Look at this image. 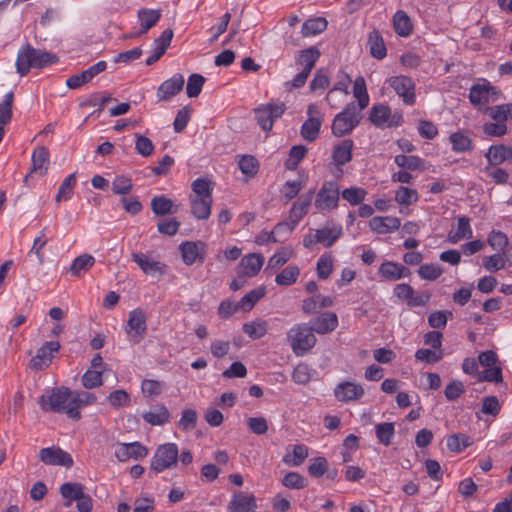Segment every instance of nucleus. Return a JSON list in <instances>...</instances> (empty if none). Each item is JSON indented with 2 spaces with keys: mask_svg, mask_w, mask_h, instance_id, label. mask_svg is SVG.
Segmentation results:
<instances>
[{
  "mask_svg": "<svg viewBox=\"0 0 512 512\" xmlns=\"http://www.w3.org/2000/svg\"><path fill=\"white\" fill-rule=\"evenodd\" d=\"M59 61L56 54L46 50L36 49L26 43L17 53L16 71L20 76H26L31 69H42Z\"/></svg>",
  "mask_w": 512,
  "mask_h": 512,
  "instance_id": "f257e3e1",
  "label": "nucleus"
},
{
  "mask_svg": "<svg viewBox=\"0 0 512 512\" xmlns=\"http://www.w3.org/2000/svg\"><path fill=\"white\" fill-rule=\"evenodd\" d=\"M72 391L64 386L55 387L39 398V405L43 411L66 413L73 420H79L80 411L72 404Z\"/></svg>",
  "mask_w": 512,
  "mask_h": 512,
  "instance_id": "f03ea898",
  "label": "nucleus"
},
{
  "mask_svg": "<svg viewBox=\"0 0 512 512\" xmlns=\"http://www.w3.org/2000/svg\"><path fill=\"white\" fill-rule=\"evenodd\" d=\"M311 326L296 324L287 333V340L297 356H302L316 344V337Z\"/></svg>",
  "mask_w": 512,
  "mask_h": 512,
  "instance_id": "7ed1b4c3",
  "label": "nucleus"
},
{
  "mask_svg": "<svg viewBox=\"0 0 512 512\" xmlns=\"http://www.w3.org/2000/svg\"><path fill=\"white\" fill-rule=\"evenodd\" d=\"M360 109L354 102L346 105V107L338 113L332 122V134L336 137H342L351 133L360 123Z\"/></svg>",
  "mask_w": 512,
  "mask_h": 512,
  "instance_id": "20e7f679",
  "label": "nucleus"
},
{
  "mask_svg": "<svg viewBox=\"0 0 512 512\" xmlns=\"http://www.w3.org/2000/svg\"><path fill=\"white\" fill-rule=\"evenodd\" d=\"M340 187L336 181H325L315 196V207L323 211H332L339 205Z\"/></svg>",
  "mask_w": 512,
  "mask_h": 512,
  "instance_id": "39448f33",
  "label": "nucleus"
},
{
  "mask_svg": "<svg viewBox=\"0 0 512 512\" xmlns=\"http://www.w3.org/2000/svg\"><path fill=\"white\" fill-rule=\"evenodd\" d=\"M177 459L178 447L175 443L160 445L151 460V469L156 473L171 469L177 465Z\"/></svg>",
  "mask_w": 512,
  "mask_h": 512,
  "instance_id": "423d86ee",
  "label": "nucleus"
},
{
  "mask_svg": "<svg viewBox=\"0 0 512 512\" xmlns=\"http://www.w3.org/2000/svg\"><path fill=\"white\" fill-rule=\"evenodd\" d=\"M285 110L283 102L269 103L255 108L254 114L260 127L268 132L272 129L274 120L281 117Z\"/></svg>",
  "mask_w": 512,
  "mask_h": 512,
  "instance_id": "0eeeda50",
  "label": "nucleus"
},
{
  "mask_svg": "<svg viewBox=\"0 0 512 512\" xmlns=\"http://www.w3.org/2000/svg\"><path fill=\"white\" fill-rule=\"evenodd\" d=\"M388 84L402 98L404 104L413 105L415 103V83L410 77L392 76L388 79Z\"/></svg>",
  "mask_w": 512,
  "mask_h": 512,
  "instance_id": "6e6552de",
  "label": "nucleus"
},
{
  "mask_svg": "<svg viewBox=\"0 0 512 512\" xmlns=\"http://www.w3.org/2000/svg\"><path fill=\"white\" fill-rule=\"evenodd\" d=\"M147 330L146 314L140 309L136 308L129 312L127 321L126 332L135 343H139L144 339Z\"/></svg>",
  "mask_w": 512,
  "mask_h": 512,
  "instance_id": "1a4fd4ad",
  "label": "nucleus"
},
{
  "mask_svg": "<svg viewBox=\"0 0 512 512\" xmlns=\"http://www.w3.org/2000/svg\"><path fill=\"white\" fill-rule=\"evenodd\" d=\"M39 458L46 465L64 466L66 468L73 466L71 455L55 446L42 448L39 451Z\"/></svg>",
  "mask_w": 512,
  "mask_h": 512,
  "instance_id": "9d476101",
  "label": "nucleus"
},
{
  "mask_svg": "<svg viewBox=\"0 0 512 512\" xmlns=\"http://www.w3.org/2000/svg\"><path fill=\"white\" fill-rule=\"evenodd\" d=\"M205 249L206 244L202 241H185L179 246L183 262L186 265H192L197 260L203 263L205 261Z\"/></svg>",
  "mask_w": 512,
  "mask_h": 512,
  "instance_id": "9b49d317",
  "label": "nucleus"
},
{
  "mask_svg": "<svg viewBox=\"0 0 512 512\" xmlns=\"http://www.w3.org/2000/svg\"><path fill=\"white\" fill-rule=\"evenodd\" d=\"M107 68L106 61H99L96 64L89 67L87 70L82 71L79 74H75L70 76L66 80V85L70 89H78L82 85L88 83L91 81L95 76H97L99 73L105 71Z\"/></svg>",
  "mask_w": 512,
  "mask_h": 512,
  "instance_id": "f8f14e48",
  "label": "nucleus"
},
{
  "mask_svg": "<svg viewBox=\"0 0 512 512\" xmlns=\"http://www.w3.org/2000/svg\"><path fill=\"white\" fill-rule=\"evenodd\" d=\"M60 343L58 341H48L41 346L36 355L30 361V367L34 370H42L47 367L53 357V353L58 352Z\"/></svg>",
  "mask_w": 512,
  "mask_h": 512,
  "instance_id": "ddd939ff",
  "label": "nucleus"
},
{
  "mask_svg": "<svg viewBox=\"0 0 512 512\" xmlns=\"http://www.w3.org/2000/svg\"><path fill=\"white\" fill-rule=\"evenodd\" d=\"M147 454V448L139 442L120 443L115 450V457L121 462L143 459Z\"/></svg>",
  "mask_w": 512,
  "mask_h": 512,
  "instance_id": "4468645a",
  "label": "nucleus"
},
{
  "mask_svg": "<svg viewBox=\"0 0 512 512\" xmlns=\"http://www.w3.org/2000/svg\"><path fill=\"white\" fill-rule=\"evenodd\" d=\"M31 158L32 166L29 174L24 179L25 182L32 174H36L41 177L47 173L50 163L49 150L45 146L38 147L33 151Z\"/></svg>",
  "mask_w": 512,
  "mask_h": 512,
  "instance_id": "2eb2a0df",
  "label": "nucleus"
},
{
  "mask_svg": "<svg viewBox=\"0 0 512 512\" xmlns=\"http://www.w3.org/2000/svg\"><path fill=\"white\" fill-rule=\"evenodd\" d=\"M184 76L180 73L165 80L157 89V97L160 101L168 100L182 91Z\"/></svg>",
  "mask_w": 512,
  "mask_h": 512,
  "instance_id": "dca6fc26",
  "label": "nucleus"
},
{
  "mask_svg": "<svg viewBox=\"0 0 512 512\" xmlns=\"http://www.w3.org/2000/svg\"><path fill=\"white\" fill-rule=\"evenodd\" d=\"M334 394L337 400L349 402L360 399L364 395V389L360 384L345 381L335 387Z\"/></svg>",
  "mask_w": 512,
  "mask_h": 512,
  "instance_id": "f3484780",
  "label": "nucleus"
},
{
  "mask_svg": "<svg viewBox=\"0 0 512 512\" xmlns=\"http://www.w3.org/2000/svg\"><path fill=\"white\" fill-rule=\"evenodd\" d=\"M378 273L387 281H397L410 276L411 271L406 266L397 262L385 261L380 265Z\"/></svg>",
  "mask_w": 512,
  "mask_h": 512,
  "instance_id": "a211bd4d",
  "label": "nucleus"
},
{
  "mask_svg": "<svg viewBox=\"0 0 512 512\" xmlns=\"http://www.w3.org/2000/svg\"><path fill=\"white\" fill-rule=\"evenodd\" d=\"M314 194V190H309L293 203L289 211V220L293 221L294 224H298L301 221L308 212V208L311 205Z\"/></svg>",
  "mask_w": 512,
  "mask_h": 512,
  "instance_id": "6ab92c4d",
  "label": "nucleus"
},
{
  "mask_svg": "<svg viewBox=\"0 0 512 512\" xmlns=\"http://www.w3.org/2000/svg\"><path fill=\"white\" fill-rule=\"evenodd\" d=\"M257 507L253 495H246L243 492H235L228 504L229 512H251Z\"/></svg>",
  "mask_w": 512,
  "mask_h": 512,
  "instance_id": "aec40b11",
  "label": "nucleus"
},
{
  "mask_svg": "<svg viewBox=\"0 0 512 512\" xmlns=\"http://www.w3.org/2000/svg\"><path fill=\"white\" fill-rule=\"evenodd\" d=\"M369 225H370V228L374 232L379 233V234H385V233L393 232V231L399 229L401 222H400V219L397 217L376 216V217H373L369 221Z\"/></svg>",
  "mask_w": 512,
  "mask_h": 512,
  "instance_id": "412c9836",
  "label": "nucleus"
},
{
  "mask_svg": "<svg viewBox=\"0 0 512 512\" xmlns=\"http://www.w3.org/2000/svg\"><path fill=\"white\" fill-rule=\"evenodd\" d=\"M338 326L337 315L333 312L323 313L311 322V327L318 334L332 332Z\"/></svg>",
  "mask_w": 512,
  "mask_h": 512,
  "instance_id": "4be33fe9",
  "label": "nucleus"
},
{
  "mask_svg": "<svg viewBox=\"0 0 512 512\" xmlns=\"http://www.w3.org/2000/svg\"><path fill=\"white\" fill-rule=\"evenodd\" d=\"M493 90L494 86L484 79L482 84H474L470 88L469 101L473 106L487 104L489 102V91Z\"/></svg>",
  "mask_w": 512,
  "mask_h": 512,
  "instance_id": "5701e85b",
  "label": "nucleus"
},
{
  "mask_svg": "<svg viewBox=\"0 0 512 512\" xmlns=\"http://www.w3.org/2000/svg\"><path fill=\"white\" fill-rule=\"evenodd\" d=\"M132 260L148 275L164 274L165 265L159 261L151 260L143 253H133Z\"/></svg>",
  "mask_w": 512,
  "mask_h": 512,
  "instance_id": "b1692460",
  "label": "nucleus"
},
{
  "mask_svg": "<svg viewBox=\"0 0 512 512\" xmlns=\"http://www.w3.org/2000/svg\"><path fill=\"white\" fill-rule=\"evenodd\" d=\"M150 206L156 216H165L178 212V205H175L171 199L164 195L153 197Z\"/></svg>",
  "mask_w": 512,
  "mask_h": 512,
  "instance_id": "393cba45",
  "label": "nucleus"
},
{
  "mask_svg": "<svg viewBox=\"0 0 512 512\" xmlns=\"http://www.w3.org/2000/svg\"><path fill=\"white\" fill-rule=\"evenodd\" d=\"M473 237V231L470 225V219L461 215L457 217V229L456 231H450L448 234V241L451 243H457L462 239H470Z\"/></svg>",
  "mask_w": 512,
  "mask_h": 512,
  "instance_id": "a878e982",
  "label": "nucleus"
},
{
  "mask_svg": "<svg viewBox=\"0 0 512 512\" xmlns=\"http://www.w3.org/2000/svg\"><path fill=\"white\" fill-rule=\"evenodd\" d=\"M192 215L199 220H206L211 215L212 198L189 197Z\"/></svg>",
  "mask_w": 512,
  "mask_h": 512,
  "instance_id": "bb28decb",
  "label": "nucleus"
},
{
  "mask_svg": "<svg viewBox=\"0 0 512 512\" xmlns=\"http://www.w3.org/2000/svg\"><path fill=\"white\" fill-rule=\"evenodd\" d=\"M485 157L491 165H499L506 160L512 159V147L504 144L492 145L485 154Z\"/></svg>",
  "mask_w": 512,
  "mask_h": 512,
  "instance_id": "cd10ccee",
  "label": "nucleus"
},
{
  "mask_svg": "<svg viewBox=\"0 0 512 512\" xmlns=\"http://www.w3.org/2000/svg\"><path fill=\"white\" fill-rule=\"evenodd\" d=\"M353 146L354 142L351 139H345L334 146L332 158L336 165L342 166L351 161Z\"/></svg>",
  "mask_w": 512,
  "mask_h": 512,
  "instance_id": "c85d7f7f",
  "label": "nucleus"
},
{
  "mask_svg": "<svg viewBox=\"0 0 512 512\" xmlns=\"http://www.w3.org/2000/svg\"><path fill=\"white\" fill-rule=\"evenodd\" d=\"M137 17L141 24V29L137 32V35H143L156 25L161 17V11L143 8L138 11Z\"/></svg>",
  "mask_w": 512,
  "mask_h": 512,
  "instance_id": "c756f323",
  "label": "nucleus"
},
{
  "mask_svg": "<svg viewBox=\"0 0 512 512\" xmlns=\"http://www.w3.org/2000/svg\"><path fill=\"white\" fill-rule=\"evenodd\" d=\"M368 45L372 57L381 60L386 57L387 49L384 39L378 30H373L368 36Z\"/></svg>",
  "mask_w": 512,
  "mask_h": 512,
  "instance_id": "7c9ffc66",
  "label": "nucleus"
},
{
  "mask_svg": "<svg viewBox=\"0 0 512 512\" xmlns=\"http://www.w3.org/2000/svg\"><path fill=\"white\" fill-rule=\"evenodd\" d=\"M94 264L95 258L92 255L85 253L73 260L69 271L73 276L81 277L88 272Z\"/></svg>",
  "mask_w": 512,
  "mask_h": 512,
  "instance_id": "2f4dec72",
  "label": "nucleus"
},
{
  "mask_svg": "<svg viewBox=\"0 0 512 512\" xmlns=\"http://www.w3.org/2000/svg\"><path fill=\"white\" fill-rule=\"evenodd\" d=\"M393 28L397 35L407 37L413 30V25L407 13L398 10L393 16Z\"/></svg>",
  "mask_w": 512,
  "mask_h": 512,
  "instance_id": "473e14b6",
  "label": "nucleus"
},
{
  "mask_svg": "<svg viewBox=\"0 0 512 512\" xmlns=\"http://www.w3.org/2000/svg\"><path fill=\"white\" fill-rule=\"evenodd\" d=\"M452 150L456 153H464L473 149L472 139L462 131H456L449 136Z\"/></svg>",
  "mask_w": 512,
  "mask_h": 512,
  "instance_id": "72a5a7b5",
  "label": "nucleus"
},
{
  "mask_svg": "<svg viewBox=\"0 0 512 512\" xmlns=\"http://www.w3.org/2000/svg\"><path fill=\"white\" fill-rule=\"evenodd\" d=\"M316 241L324 244L326 247H331L342 234V227L335 226L333 228L324 227L315 230Z\"/></svg>",
  "mask_w": 512,
  "mask_h": 512,
  "instance_id": "f704fd0d",
  "label": "nucleus"
},
{
  "mask_svg": "<svg viewBox=\"0 0 512 512\" xmlns=\"http://www.w3.org/2000/svg\"><path fill=\"white\" fill-rule=\"evenodd\" d=\"M60 494L68 500L65 506L69 507L72 501H77L84 494V486L81 483L66 482L61 485Z\"/></svg>",
  "mask_w": 512,
  "mask_h": 512,
  "instance_id": "c9c22d12",
  "label": "nucleus"
},
{
  "mask_svg": "<svg viewBox=\"0 0 512 512\" xmlns=\"http://www.w3.org/2000/svg\"><path fill=\"white\" fill-rule=\"evenodd\" d=\"M264 263V257L261 254L252 253L243 257L240 266L245 270L246 275L255 276Z\"/></svg>",
  "mask_w": 512,
  "mask_h": 512,
  "instance_id": "e433bc0d",
  "label": "nucleus"
},
{
  "mask_svg": "<svg viewBox=\"0 0 512 512\" xmlns=\"http://www.w3.org/2000/svg\"><path fill=\"white\" fill-rule=\"evenodd\" d=\"M320 128L321 120L318 117H309L302 124L300 134L305 140L312 142L318 138Z\"/></svg>",
  "mask_w": 512,
  "mask_h": 512,
  "instance_id": "4c0bfd02",
  "label": "nucleus"
},
{
  "mask_svg": "<svg viewBox=\"0 0 512 512\" xmlns=\"http://www.w3.org/2000/svg\"><path fill=\"white\" fill-rule=\"evenodd\" d=\"M142 417L151 425H164L169 421L170 412L164 405H158L154 411L143 413Z\"/></svg>",
  "mask_w": 512,
  "mask_h": 512,
  "instance_id": "58836bf2",
  "label": "nucleus"
},
{
  "mask_svg": "<svg viewBox=\"0 0 512 512\" xmlns=\"http://www.w3.org/2000/svg\"><path fill=\"white\" fill-rule=\"evenodd\" d=\"M242 329L251 339H260L267 333L268 323L265 320L257 319L244 323Z\"/></svg>",
  "mask_w": 512,
  "mask_h": 512,
  "instance_id": "ea45409f",
  "label": "nucleus"
},
{
  "mask_svg": "<svg viewBox=\"0 0 512 512\" xmlns=\"http://www.w3.org/2000/svg\"><path fill=\"white\" fill-rule=\"evenodd\" d=\"M391 116V109L388 105L378 104L374 105L370 110L369 119L377 127H382L386 124Z\"/></svg>",
  "mask_w": 512,
  "mask_h": 512,
  "instance_id": "a19ab883",
  "label": "nucleus"
},
{
  "mask_svg": "<svg viewBox=\"0 0 512 512\" xmlns=\"http://www.w3.org/2000/svg\"><path fill=\"white\" fill-rule=\"evenodd\" d=\"M354 97L358 100L357 108L365 109L369 104V95L366 88L365 79L361 76L357 77L353 86Z\"/></svg>",
  "mask_w": 512,
  "mask_h": 512,
  "instance_id": "79ce46f5",
  "label": "nucleus"
},
{
  "mask_svg": "<svg viewBox=\"0 0 512 512\" xmlns=\"http://www.w3.org/2000/svg\"><path fill=\"white\" fill-rule=\"evenodd\" d=\"M394 162L397 166L407 170L415 171L424 169V161L420 157L414 155H397L394 158Z\"/></svg>",
  "mask_w": 512,
  "mask_h": 512,
  "instance_id": "37998d69",
  "label": "nucleus"
},
{
  "mask_svg": "<svg viewBox=\"0 0 512 512\" xmlns=\"http://www.w3.org/2000/svg\"><path fill=\"white\" fill-rule=\"evenodd\" d=\"M327 21L323 17L308 19L302 25V35L307 37L323 32L327 28Z\"/></svg>",
  "mask_w": 512,
  "mask_h": 512,
  "instance_id": "c03bdc74",
  "label": "nucleus"
},
{
  "mask_svg": "<svg viewBox=\"0 0 512 512\" xmlns=\"http://www.w3.org/2000/svg\"><path fill=\"white\" fill-rule=\"evenodd\" d=\"M319 56V50L316 47H310L300 52L297 62L303 65V70L311 72Z\"/></svg>",
  "mask_w": 512,
  "mask_h": 512,
  "instance_id": "a18cd8bd",
  "label": "nucleus"
},
{
  "mask_svg": "<svg viewBox=\"0 0 512 512\" xmlns=\"http://www.w3.org/2000/svg\"><path fill=\"white\" fill-rule=\"evenodd\" d=\"M486 113L495 121L505 123L512 119V103L488 107Z\"/></svg>",
  "mask_w": 512,
  "mask_h": 512,
  "instance_id": "49530a36",
  "label": "nucleus"
},
{
  "mask_svg": "<svg viewBox=\"0 0 512 512\" xmlns=\"http://www.w3.org/2000/svg\"><path fill=\"white\" fill-rule=\"evenodd\" d=\"M265 287H258L251 290L239 301V306L243 311H250L254 305L265 296Z\"/></svg>",
  "mask_w": 512,
  "mask_h": 512,
  "instance_id": "de8ad7c7",
  "label": "nucleus"
},
{
  "mask_svg": "<svg viewBox=\"0 0 512 512\" xmlns=\"http://www.w3.org/2000/svg\"><path fill=\"white\" fill-rule=\"evenodd\" d=\"M375 432L378 441L385 446H389L395 434V427L391 422L379 423L375 427Z\"/></svg>",
  "mask_w": 512,
  "mask_h": 512,
  "instance_id": "09e8293b",
  "label": "nucleus"
},
{
  "mask_svg": "<svg viewBox=\"0 0 512 512\" xmlns=\"http://www.w3.org/2000/svg\"><path fill=\"white\" fill-rule=\"evenodd\" d=\"M340 195L350 205L356 206L361 204L367 195V191L361 187H350L340 192Z\"/></svg>",
  "mask_w": 512,
  "mask_h": 512,
  "instance_id": "8fccbe9b",
  "label": "nucleus"
},
{
  "mask_svg": "<svg viewBox=\"0 0 512 512\" xmlns=\"http://www.w3.org/2000/svg\"><path fill=\"white\" fill-rule=\"evenodd\" d=\"M300 270L297 266H288L284 268L275 278V282L280 286H290L296 282Z\"/></svg>",
  "mask_w": 512,
  "mask_h": 512,
  "instance_id": "3c124183",
  "label": "nucleus"
},
{
  "mask_svg": "<svg viewBox=\"0 0 512 512\" xmlns=\"http://www.w3.org/2000/svg\"><path fill=\"white\" fill-rule=\"evenodd\" d=\"M395 201L400 205L409 206L418 201V193L415 189L400 186L395 192Z\"/></svg>",
  "mask_w": 512,
  "mask_h": 512,
  "instance_id": "603ef678",
  "label": "nucleus"
},
{
  "mask_svg": "<svg viewBox=\"0 0 512 512\" xmlns=\"http://www.w3.org/2000/svg\"><path fill=\"white\" fill-rule=\"evenodd\" d=\"M193 193L189 197L212 198L211 182L204 178H198L192 182Z\"/></svg>",
  "mask_w": 512,
  "mask_h": 512,
  "instance_id": "864d4df0",
  "label": "nucleus"
},
{
  "mask_svg": "<svg viewBox=\"0 0 512 512\" xmlns=\"http://www.w3.org/2000/svg\"><path fill=\"white\" fill-rule=\"evenodd\" d=\"M13 100V92H9L4 96V99L0 103V127L4 128V126L12 119Z\"/></svg>",
  "mask_w": 512,
  "mask_h": 512,
  "instance_id": "5fc2aeb1",
  "label": "nucleus"
},
{
  "mask_svg": "<svg viewBox=\"0 0 512 512\" xmlns=\"http://www.w3.org/2000/svg\"><path fill=\"white\" fill-rule=\"evenodd\" d=\"M293 459L291 455L286 454L283 457V462L292 466H300L304 460L308 457V448L303 444L293 446Z\"/></svg>",
  "mask_w": 512,
  "mask_h": 512,
  "instance_id": "6e6d98bb",
  "label": "nucleus"
},
{
  "mask_svg": "<svg viewBox=\"0 0 512 512\" xmlns=\"http://www.w3.org/2000/svg\"><path fill=\"white\" fill-rule=\"evenodd\" d=\"M239 169L243 174L253 177L259 169L258 160L252 155H243L238 162Z\"/></svg>",
  "mask_w": 512,
  "mask_h": 512,
  "instance_id": "4d7b16f0",
  "label": "nucleus"
},
{
  "mask_svg": "<svg viewBox=\"0 0 512 512\" xmlns=\"http://www.w3.org/2000/svg\"><path fill=\"white\" fill-rule=\"evenodd\" d=\"M470 445V438L465 434H453L447 438V447L453 452H461Z\"/></svg>",
  "mask_w": 512,
  "mask_h": 512,
  "instance_id": "13d9d810",
  "label": "nucleus"
},
{
  "mask_svg": "<svg viewBox=\"0 0 512 512\" xmlns=\"http://www.w3.org/2000/svg\"><path fill=\"white\" fill-rule=\"evenodd\" d=\"M204 83L205 77L200 74H191L188 78L186 86V93L188 97H197L201 93Z\"/></svg>",
  "mask_w": 512,
  "mask_h": 512,
  "instance_id": "bf43d9fd",
  "label": "nucleus"
},
{
  "mask_svg": "<svg viewBox=\"0 0 512 512\" xmlns=\"http://www.w3.org/2000/svg\"><path fill=\"white\" fill-rule=\"evenodd\" d=\"M307 148L303 145H295L290 149L289 158L285 163L288 170H294L300 161L305 157Z\"/></svg>",
  "mask_w": 512,
  "mask_h": 512,
  "instance_id": "052dcab7",
  "label": "nucleus"
},
{
  "mask_svg": "<svg viewBox=\"0 0 512 512\" xmlns=\"http://www.w3.org/2000/svg\"><path fill=\"white\" fill-rule=\"evenodd\" d=\"M487 242L493 249L498 251H504L509 244L506 234L497 230H492L489 233Z\"/></svg>",
  "mask_w": 512,
  "mask_h": 512,
  "instance_id": "680f3d73",
  "label": "nucleus"
},
{
  "mask_svg": "<svg viewBox=\"0 0 512 512\" xmlns=\"http://www.w3.org/2000/svg\"><path fill=\"white\" fill-rule=\"evenodd\" d=\"M281 483L289 489H303L307 486L306 479L297 472H288Z\"/></svg>",
  "mask_w": 512,
  "mask_h": 512,
  "instance_id": "e2e57ef3",
  "label": "nucleus"
},
{
  "mask_svg": "<svg viewBox=\"0 0 512 512\" xmlns=\"http://www.w3.org/2000/svg\"><path fill=\"white\" fill-rule=\"evenodd\" d=\"M133 188L132 180L124 175L117 176L112 182V192L119 195H127Z\"/></svg>",
  "mask_w": 512,
  "mask_h": 512,
  "instance_id": "0e129e2a",
  "label": "nucleus"
},
{
  "mask_svg": "<svg viewBox=\"0 0 512 512\" xmlns=\"http://www.w3.org/2000/svg\"><path fill=\"white\" fill-rule=\"evenodd\" d=\"M103 383L102 371L88 369L82 376V384L87 389L101 386Z\"/></svg>",
  "mask_w": 512,
  "mask_h": 512,
  "instance_id": "69168bd1",
  "label": "nucleus"
},
{
  "mask_svg": "<svg viewBox=\"0 0 512 512\" xmlns=\"http://www.w3.org/2000/svg\"><path fill=\"white\" fill-rule=\"evenodd\" d=\"M197 412L194 409L187 408L182 411L178 426L181 430L189 431L196 427Z\"/></svg>",
  "mask_w": 512,
  "mask_h": 512,
  "instance_id": "338daca9",
  "label": "nucleus"
},
{
  "mask_svg": "<svg viewBox=\"0 0 512 512\" xmlns=\"http://www.w3.org/2000/svg\"><path fill=\"white\" fill-rule=\"evenodd\" d=\"M443 273V269L438 264H423L418 269V274L422 279L434 281Z\"/></svg>",
  "mask_w": 512,
  "mask_h": 512,
  "instance_id": "774afa93",
  "label": "nucleus"
}]
</instances>
